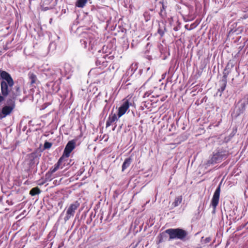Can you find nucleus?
I'll list each match as a JSON object with an SVG mask.
<instances>
[{"label": "nucleus", "instance_id": "9", "mask_svg": "<svg viewBox=\"0 0 248 248\" xmlns=\"http://www.w3.org/2000/svg\"><path fill=\"white\" fill-rule=\"evenodd\" d=\"M220 192V185H219L218 186L216 189L211 200V204L213 206L214 210H215L216 207L218 205L219 199Z\"/></svg>", "mask_w": 248, "mask_h": 248}, {"label": "nucleus", "instance_id": "18", "mask_svg": "<svg viewBox=\"0 0 248 248\" xmlns=\"http://www.w3.org/2000/svg\"><path fill=\"white\" fill-rule=\"evenodd\" d=\"M64 159V158L62 156H61L59 159L58 162L55 165L54 168L57 170L61 168L62 169L63 167L61 166V164L63 160Z\"/></svg>", "mask_w": 248, "mask_h": 248}, {"label": "nucleus", "instance_id": "15", "mask_svg": "<svg viewBox=\"0 0 248 248\" xmlns=\"http://www.w3.org/2000/svg\"><path fill=\"white\" fill-rule=\"evenodd\" d=\"M87 2V0H77L76 3V6L80 7L83 8L86 4Z\"/></svg>", "mask_w": 248, "mask_h": 248}, {"label": "nucleus", "instance_id": "8", "mask_svg": "<svg viewBox=\"0 0 248 248\" xmlns=\"http://www.w3.org/2000/svg\"><path fill=\"white\" fill-rule=\"evenodd\" d=\"M76 141L74 140L69 141L66 144L63 155L62 156L65 158H68L70 156V153L75 148Z\"/></svg>", "mask_w": 248, "mask_h": 248}, {"label": "nucleus", "instance_id": "28", "mask_svg": "<svg viewBox=\"0 0 248 248\" xmlns=\"http://www.w3.org/2000/svg\"><path fill=\"white\" fill-rule=\"evenodd\" d=\"M210 240H211V239H210V238L209 237H208V238H206V241L207 242H209L210 241Z\"/></svg>", "mask_w": 248, "mask_h": 248}, {"label": "nucleus", "instance_id": "2", "mask_svg": "<svg viewBox=\"0 0 248 248\" xmlns=\"http://www.w3.org/2000/svg\"><path fill=\"white\" fill-rule=\"evenodd\" d=\"M166 233L170 236V239H180L184 240L187 235V232L180 228L169 229L165 231Z\"/></svg>", "mask_w": 248, "mask_h": 248}, {"label": "nucleus", "instance_id": "27", "mask_svg": "<svg viewBox=\"0 0 248 248\" xmlns=\"http://www.w3.org/2000/svg\"><path fill=\"white\" fill-rule=\"evenodd\" d=\"M248 17V14H245L244 16H243V19H246Z\"/></svg>", "mask_w": 248, "mask_h": 248}, {"label": "nucleus", "instance_id": "3", "mask_svg": "<svg viewBox=\"0 0 248 248\" xmlns=\"http://www.w3.org/2000/svg\"><path fill=\"white\" fill-rule=\"evenodd\" d=\"M82 38L80 40V43L83 45L84 48H87L89 44V48L93 49V46L96 44L95 37L92 33L83 32L81 35Z\"/></svg>", "mask_w": 248, "mask_h": 248}, {"label": "nucleus", "instance_id": "4", "mask_svg": "<svg viewBox=\"0 0 248 248\" xmlns=\"http://www.w3.org/2000/svg\"><path fill=\"white\" fill-rule=\"evenodd\" d=\"M229 155L228 151L220 149L217 153H214L212 157L208 161V164H213L221 162L223 159H226Z\"/></svg>", "mask_w": 248, "mask_h": 248}, {"label": "nucleus", "instance_id": "6", "mask_svg": "<svg viewBox=\"0 0 248 248\" xmlns=\"http://www.w3.org/2000/svg\"><path fill=\"white\" fill-rule=\"evenodd\" d=\"M8 106H5L0 111V119L5 118L9 115L15 107V102L12 99H10L8 101Z\"/></svg>", "mask_w": 248, "mask_h": 248}, {"label": "nucleus", "instance_id": "13", "mask_svg": "<svg viewBox=\"0 0 248 248\" xmlns=\"http://www.w3.org/2000/svg\"><path fill=\"white\" fill-rule=\"evenodd\" d=\"M183 198L182 196L176 197L174 202L172 203L171 206L172 208L178 206L182 202Z\"/></svg>", "mask_w": 248, "mask_h": 248}, {"label": "nucleus", "instance_id": "16", "mask_svg": "<svg viewBox=\"0 0 248 248\" xmlns=\"http://www.w3.org/2000/svg\"><path fill=\"white\" fill-rule=\"evenodd\" d=\"M41 193V190L38 187L32 188L30 191V194L31 196H35Z\"/></svg>", "mask_w": 248, "mask_h": 248}, {"label": "nucleus", "instance_id": "19", "mask_svg": "<svg viewBox=\"0 0 248 248\" xmlns=\"http://www.w3.org/2000/svg\"><path fill=\"white\" fill-rule=\"evenodd\" d=\"M28 76L31 80V83L33 84L35 83L37 78L36 75L33 73L30 72L28 74Z\"/></svg>", "mask_w": 248, "mask_h": 248}, {"label": "nucleus", "instance_id": "10", "mask_svg": "<svg viewBox=\"0 0 248 248\" xmlns=\"http://www.w3.org/2000/svg\"><path fill=\"white\" fill-rule=\"evenodd\" d=\"M119 118H118V114H116L115 113H111L109 115L107 121L106 127H109L113 123L118 121Z\"/></svg>", "mask_w": 248, "mask_h": 248}, {"label": "nucleus", "instance_id": "21", "mask_svg": "<svg viewBox=\"0 0 248 248\" xmlns=\"http://www.w3.org/2000/svg\"><path fill=\"white\" fill-rule=\"evenodd\" d=\"M52 174L49 171H48L46 174V179L47 181H50L52 179L51 175Z\"/></svg>", "mask_w": 248, "mask_h": 248}, {"label": "nucleus", "instance_id": "30", "mask_svg": "<svg viewBox=\"0 0 248 248\" xmlns=\"http://www.w3.org/2000/svg\"><path fill=\"white\" fill-rule=\"evenodd\" d=\"M165 75H166V74H164V75H162V76L163 77L162 78H165Z\"/></svg>", "mask_w": 248, "mask_h": 248}, {"label": "nucleus", "instance_id": "12", "mask_svg": "<svg viewBox=\"0 0 248 248\" xmlns=\"http://www.w3.org/2000/svg\"><path fill=\"white\" fill-rule=\"evenodd\" d=\"M223 78L220 82V87L218 90V91L220 92V95L222 93H223V92L225 89V88L226 86V84H227L226 76L224 75Z\"/></svg>", "mask_w": 248, "mask_h": 248}, {"label": "nucleus", "instance_id": "22", "mask_svg": "<svg viewBox=\"0 0 248 248\" xmlns=\"http://www.w3.org/2000/svg\"><path fill=\"white\" fill-rule=\"evenodd\" d=\"M52 146V143L47 141H46L44 143V148L48 149L51 148Z\"/></svg>", "mask_w": 248, "mask_h": 248}, {"label": "nucleus", "instance_id": "7", "mask_svg": "<svg viewBox=\"0 0 248 248\" xmlns=\"http://www.w3.org/2000/svg\"><path fill=\"white\" fill-rule=\"evenodd\" d=\"M131 105L132 103H130L128 99L124 100L123 102L118 108L117 113L118 118H120L124 115Z\"/></svg>", "mask_w": 248, "mask_h": 248}, {"label": "nucleus", "instance_id": "17", "mask_svg": "<svg viewBox=\"0 0 248 248\" xmlns=\"http://www.w3.org/2000/svg\"><path fill=\"white\" fill-rule=\"evenodd\" d=\"M64 159V158L62 156H61L59 159L58 162L55 165L54 168L57 170L61 168L62 169L63 167L61 166V164L63 160Z\"/></svg>", "mask_w": 248, "mask_h": 248}, {"label": "nucleus", "instance_id": "23", "mask_svg": "<svg viewBox=\"0 0 248 248\" xmlns=\"http://www.w3.org/2000/svg\"><path fill=\"white\" fill-rule=\"evenodd\" d=\"M160 3H162V8H161L160 13V15H161V14H162V12H163V11L164 10H165V6H164V4H163V2L160 1Z\"/></svg>", "mask_w": 248, "mask_h": 248}, {"label": "nucleus", "instance_id": "20", "mask_svg": "<svg viewBox=\"0 0 248 248\" xmlns=\"http://www.w3.org/2000/svg\"><path fill=\"white\" fill-rule=\"evenodd\" d=\"M246 105H248V99L247 101H244L241 103L240 106L241 107V109L239 110L238 114L243 113V112L245 110V106Z\"/></svg>", "mask_w": 248, "mask_h": 248}, {"label": "nucleus", "instance_id": "26", "mask_svg": "<svg viewBox=\"0 0 248 248\" xmlns=\"http://www.w3.org/2000/svg\"><path fill=\"white\" fill-rule=\"evenodd\" d=\"M158 32L161 36L163 35V32L160 30H158Z\"/></svg>", "mask_w": 248, "mask_h": 248}, {"label": "nucleus", "instance_id": "11", "mask_svg": "<svg viewBox=\"0 0 248 248\" xmlns=\"http://www.w3.org/2000/svg\"><path fill=\"white\" fill-rule=\"evenodd\" d=\"M107 55H104L103 56L98 57L96 61V64L97 66H99L100 67L101 66H107V62L106 61Z\"/></svg>", "mask_w": 248, "mask_h": 248}, {"label": "nucleus", "instance_id": "1", "mask_svg": "<svg viewBox=\"0 0 248 248\" xmlns=\"http://www.w3.org/2000/svg\"><path fill=\"white\" fill-rule=\"evenodd\" d=\"M0 76L2 80L0 83V103L4 100V98L9 94H11V97L15 99L18 94L12 92V89L14 86V80L10 75L6 71H2L0 73Z\"/></svg>", "mask_w": 248, "mask_h": 248}, {"label": "nucleus", "instance_id": "25", "mask_svg": "<svg viewBox=\"0 0 248 248\" xmlns=\"http://www.w3.org/2000/svg\"><path fill=\"white\" fill-rule=\"evenodd\" d=\"M62 204H63V202L62 201H61V202H59L58 203V206L59 207H60L61 208L62 207Z\"/></svg>", "mask_w": 248, "mask_h": 248}, {"label": "nucleus", "instance_id": "24", "mask_svg": "<svg viewBox=\"0 0 248 248\" xmlns=\"http://www.w3.org/2000/svg\"><path fill=\"white\" fill-rule=\"evenodd\" d=\"M49 171L53 174L54 172L57 171V170L54 167L51 168Z\"/></svg>", "mask_w": 248, "mask_h": 248}, {"label": "nucleus", "instance_id": "31", "mask_svg": "<svg viewBox=\"0 0 248 248\" xmlns=\"http://www.w3.org/2000/svg\"><path fill=\"white\" fill-rule=\"evenodd\" d=\"M201 206H202V205H201V204L199 205V209H200V208L201 207Z\"/></svg>", "mask_w": 248, "mask_h": 248}, {"label": "nucleus", "instance_id": "5", "mask_svg": "<svg viewBox=\"0 0 248 248\" xmlns=\"http://www.w3.org/2000/svg\"><path fill=\"white\" fill-rule=\"evenodd\" d=\"M80 204L78 201L71 203L66 210L65 216L64 217L65 222L74 216L75 211L79 206Z\"/></svg>", "mask_w": 248, "mask_h": 248}, {"label": "nucleus", "instance_id": "14", "mask_svg": "<svg viewBox=\"0 0 248 248\" xmlns=\"http://www.w3.org/2000/svg\"><path fill=\"white\" fill-rule=\"evenodd\" d=\"M132 159L129 157L126 158L124 162L122 165V171H124L126 169H127L130 165Z\"/></svg>", "mask_w": 248, "mask_h": 248}, {"label": "nucleus", "instance_id": "29", "mask_svg": "<svg viewBox=\"0 0 248 248\" xmlns=\"http://www.w3.org/2000/svg\"><path fill=\"white\" fill-rule=\"evenodd\" d=\"M19 89V87H17L16 88V91L18 92Z\"/></svg>", "mask_w": 248, "mask_h": 248}]
</instances>
